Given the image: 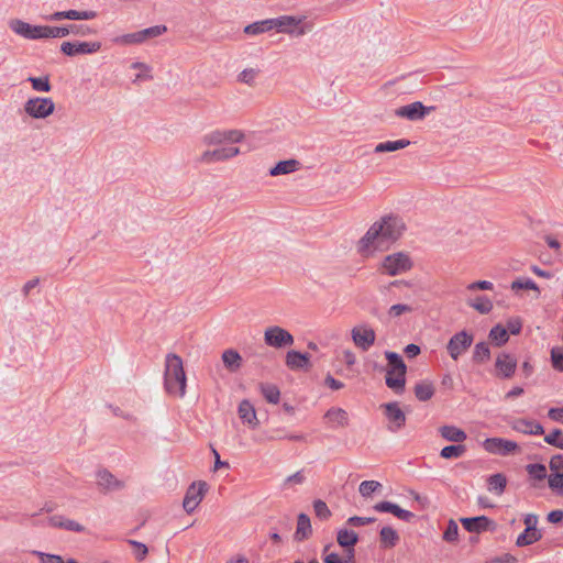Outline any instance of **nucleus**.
Here are the masks:
<instances>
[{
  "label": "nucleus",
  "instance_id": "f257e3e1",
  "mask_svg": "<svg viewBox=\"0 0 563 563\" xmlns=\"http://www.w3.org/2000/svg\"><path fill=\"white\" fill-rule=\"evenodd\" d=\"M405 230L406 225L402 219L394 216L383 217L374 222L357 241L356 252L365 260L374 257L377 253L387 251Z\"/></svg>",
  "mask_w": 563,
  "mask_h": 563
},
{
  "label": "nucleus",
  "instance_id": "f03ea898",
  "mask_svg": "<svg viewBox=\"0 0 563 563\" xmlns=\"http://www.w3.org/2000/svg\"><path fill=\"white\" fill-rule=\"evenodd\" d=\"M245 139V134L241 130H214L205 134L201 144L206 147L198 156L197 162L200 164H214L229 161L238 155L241 151L236 144Z\"/></svg>",
  "mask_w": 563,
  "mask_h": 563
},
{
  "label": "nucleus",
  "instance_id": "7ed1b4c3",
  "mask_svg": "<svg viewBox=\"0 0 563 563\" xmlns=\"http://www.w3.org/2000/svg\"><path fill=\"white\" fill-rule=\"evenodd\" d=\"M187 376L181 357L175 353H168L164 364V390L175 398L186 395Z\"/></svg>",
  "mask_w": 563,
  "mask_h": 563
},
{
  "label": "nucleus",
  "instance_id": "20e7f679",
  "mask_svg": "<svg viewBox=\"0 0 563 563\" xmlns=\"http://www.w3.org/2000/svg\"><path fill=\"white\" fill-rule=\"evenodd\" d=\"M385 357L388 361L386 385L395 393L400 394L404 391L406 384V364L400 355L395 352L386 351Z\"/></svg>",
  "mask_w": 563,
  "mask_h": 563
},
{
  "label": "nucleus",
  "instance_id": "39448f33",
  "mask_svg": "<svg viewBox=\"0 0 563 563\" xmlns=\"http://www.w3.org/2000/svg\"><path fill=\"white\" fill-rule=\"evenodd\" d=\"M412 266L413 262L408 253L395 252L382 260L379 269L382 273L394 277L409 272Z\"/></svg>",
  "mask_w": 563,
  "mask_h": 563
},
{
  "label": "nucleus",
  "instance_id": "423d86ee",
  "mask_svg": "<svg viewBox=\"0 0 563 563\" xmlns=\"http://www.w3.org/2000/svg\"><path fill=\"white\" fill-rule=\"evenodd\" d=\"M24 112L32 119L43 120L55 111V102L48 97H33L25 101Z\"/></svg>",
  "mask_w": 563,
  "mask_h": 563
},
{
  "label": "nucleus",
  "instance_id": "0eeeda50",
  "mask_svg": "<svg viewBox=\"0 0 563 563\" xmlns=\"http://www.w3.org/2000/svg\"><path fill=\"white\" fill-rule=\"evenodd\" d=\"M474 336L463 330L451 336L446 344V352L453 361H457L472 346Z\"/></svg>",
  "mask_w": 563,
  "mask_h": 563
},
{
  "label": "nucleus",
  "instance_id": "6e6552de",
  "mask_svg": "<svg viewBox=\"0 0 563 563\" xmlns=\"http://www.w3.org/2000/svg\"><path fill=\"white\" fill-rule=\"evenodd\" d=\"M351 339L357 349L366 352L374 345L376 333L371 325L362 323L352 328Z\"/></svg>",
  "mask_w": 563,
  "mask_h": 563
},
{
  "label": "nucleus",
  "instance_id": "1a4fd4ad",
  "mask_svg": "<svg viewBox=\"0 0 563 563\" xmlns=\"http://www.w3.org/2000/svg\"><path fill=\"white\" fill-rule=\"evenodd\" d=\"M264 342L266 345L280 349L294 344V336L285 329L273 325L264 331Z\"/></svg>",
  "mask_w": 563,
  "mask_h": 563
},
{
  "label": "nucleus",
  "instance_id": "9d476101",
  "mask_svg": "<svg viewBox=\"0 0 563 563\" xmlns=\"http://www.w3.org/2000/svg\"><path fill=\"white\" fill-rule=\"evenodd\" d=\"M208 489L206 482H194L187 489L183 507L187 514H191L196 510L199 504L202 501Z\"/></svg>",
  "mask_w": 563,
  "mask_h": 563
},
{
  "label": "nucleus",
  "instance_id": "9b49d317",
  "mask_svg": "<svg viewBox=\"0 0 563 563\" xmlns=\"http://www.w3.org/2000/svg\"><path fill=\"white\" fill-rule=\"evenodd\" d=\"M101 49L100 42H63L60 51L67 56L93 54Z\"/></svg>",
  "mask_w": 563,
  "mask_h": 563
},
{
  "label": "nucleus",
  "instance_id": "f8f14e48",
  "mask_svg": "<svg viewBox=\"0 0 563 563\" xmlns=\"http://www.w3.org/2000/svg\"><path fill=\"white\" fill-rule=\"evenodd\" d=\"M483 448L490 454L509 455L518 451V444L515 441L503 438H488L483 442Z\"/></svg>",
  "mask_w": 563,
  "mask_h": 563
},
{
  "label": "nucleus",
  "instance_id": "ddd939ff",
  "mask_svg": "<svg viewBox=\"0 0 563 563\" xmlns=\"http://www.w3.org/2000/svg\"><path fill=\"white\" fill-rule=\"evenodd\" d=\"M302 19H297L295 16H280L277 19H269V23L273 25V29H278L282 32H287L290 34H296L297 36L303 35L306 30L300 27Z\"/></svg>",
  "mask_w": 563,
  "mask_h": 563
},
{
  "label": "nucleus",
  "instance_id": "4468645a",
  "mask_svg": "<svg viewBox=\"0 0 563 563\" xmlns=\"http://www.w3.org/2000/svg\"><path fill=\"white\" fill-rule=\"evenodd\" d=\"M98 16L97 11L95 10H67V11H56L47 16L45 20L47 21H62V20H75V21H87L93 20Z\"/></svg>",
  "mask_w": 563,
  "mask_h": 563
},
{
  "label": "nucleus",
  "instance_id": "2eb2a0df",
  "mask_svg": "<svg viewBox=\"0 0 563 563\" xmlns=\"http://www.w3.org/2000/svg\"><path fill=\"white\" fill-rule=\"evenodd\" d=\"M432 108H427L422 102L416 101L395 110V114L399 118H405L409 121H417L423 119Z\"/></svg>",
  "mask_w": 563,
  "mask_h": 563
},
{
  "label": "nucleus",
  "instance_id": "dca6fc26",
  "mask_svg": "<svg viewBox=\"0 0 563 563\" xmlns=\"http://www.w3.org/2000/svg\"><path fill=\"white\" fill-rule=\"evenodd\" d=\"M385 416L389 421L388 429L391 432H397L400 430L406 423V415L401 410L398 402H389L384 405Z\"/></svg>",
  "mask_w": 563,
  "mask_h": 563
},
{
  "label": "nucleus",
  "instance_id": "f3484780",
  "mask_svg": "<svg viewBox=\"0 0 563 563\" xmlns=\"http://www.w3.org/2000/svg\"><path fill=\"white\" fill-rule=\"evenodd\" d=\"M495 368L497 377L510 378L516 372L517 360L508 353H500L496 357Z\"/></svg>",
  "mask_w": 563,
  "mask_h": 563
},
{
  "label": "nucleus",
  "instance_id": "a211bd4d",
  "mask_svg": "<svg viewBox=\"0 0 563 563\" xmlns=\"http://www.w3.org/2000/svg\"><path fill=\"white\" fill-rule=\"evenodd\" d=\"M510 427L512 430L523 434L541 435L544 433V429L539 422L523 418L514 419L510 422Z\"/></svg>",
  "mask_w": 563,
  "mask_h": 563
},
{
  "label": "nucleus",
  "instance_id": "6ab92c4d",
  "mask_svg": "<svg viewBox=\"0 0 563 563\" xmlns=\"http://www.w3.org/2000/svg\"><path fill=\"white\" fill-rule=\"evenodd\" d=\"M238 413L240 419L250 428L256 429L258 427L256 410L247 399H244L240 402Z\"/></svg>",
  "mask_w": 563,
  "mask_h": 563
},
{
  "label": "nucleus",
  "instance_id": "aec40b11",
  "mask_svg": "<svg viewBox=\"0 0 563 563\" xmlns=\"http://www.w3.org/2000/svg\"><path fill=\"white\" fill-rule=\"evenodd\" d=\"M374 509L379 512H390L404 521H411L415 517L411 511L405 510L390 501H380L374 506Z\"/></svg>",
  "mask_w": 563,
  "mask_h": 563
},
{
  "label": "nucleus",
  "instance_id": "412c9836",
  "mask_svg": "<svg viewBox=\"0 0 563 563\" xmlns=\"http://www.w3.org/2000/svg\"><path fill=\"white\" fill-rule=\"evenodd\" d=\"M324 419L330 423L332 428H345L349 426V413L342 408H330L324 413Z\"/></svg>",
  "mask_w": 563,
  "mask_h": 563
},
{
  "label": "nucleus",
  "instance_id": "4be33fe9",
  "mask_svg": "<svg viewBox=\"0 0 563 563\" xmlns=\"http://www.w3.org/2000/svg\"><path fill=\"white\" fill-rule=\"evenodd\" d=\"M97 484L98 487L103 492H111L121 489L123 487V483L117 479L110 472L107 470L99 471L97 474Z\"/></svg>",
  "mask_w": 563,
  "mask_h": 563
},
{
  "label": "nucleus",
  "instance_id": "5701e85b",
  "mask_svg": "<svg viewBox=\"0 0 563 563\" xmlns=\"http://www.w3.org/2000/svg\"><path fill=\"white\" fill-rule=\"evenodd\" d=\"M461 523L468 532L481 533L488 530L493 521L485 516H479L473 518H461Z\"/></svg>",
  "mask_w": 563,
  "mask_h": 563
},
{
  "label": "nucleus",
  "instance_id": "b1692460",
  "mask_svg": "<svg viewBox=\"0 0 563 563\" xmlns=\"http://www.w3.org/2000/svg\"><path fill=\"white\" fill-rule=\"evenodd\" d=\"M48 525L54 528H60L74 532L85 531V527L79 522L58 515L49 517Z\"/></svg>",
  "mask_w": 563,
  "mask_h": 563
},
{
  "label": "nucleus",
  "instance_id": "393cba45",
  "mask_svg": "<svg viewBox=\"0 0 563 563\" xmlns=\"http://www.w3.org/2000/svg\"><path fill=\"white\" fill-rule=\"evenodd\" d=\"M221 358L224 367L232 373L238 372L242 367L243 360L236 350L228 349L223 351Z\"/></svg>",
  "mask_w": 563,
  "mask_h": 563
},
{
  "label": "nucleus",
  "instance_id": "a878e982",
  "mask_svg": "<svg viewBox=\"0 0 563 563\" xmlns=\"http://www.w3.org/2000/svg\"><path fill=\"white\" fill-rule=\"evenodd\" d=\"M312 534V527L310 518L306 514H299L297 518V528L295 531V539L297 541H303L310 538Z\"/></svg>",
  "mask_w": 563,
  "mask_h": 563
},
{
  "label": "nucleus",
  "instance_id": "bb28decb",
  "mask_svg": "<svg viewBox=\"0 0 563 563\" xmlns=\"http://www.w3.org/2000/svg\"><path fill=\"white\" fill-rule=\"evenodd\" d=\"M439 432L443 439L455 443H462L467 438L465 431L455 426H442L439 428Z\"/></svg>",
  "mask_w": 563,
  "mask_h": 563
},
{
  "label": "nucleus",
  "instance_id": "cd10ccee",
  "mask_svg": "<svg viewBox=\"0 0 563 563\" xmlns=\"http://www.w3.org/2000/svg\"><path fill=\"white\" fill-rule=\"evenodd\" d=\"M286 365L290 369L306 368L309 365V356L297 351H289L286 355Z\"/></svg>",
  "mask_w": 563,
  "mask_h": 563
},
{
  "label": "nucleus",
  "instance_id": "c85d7f7f",
  "mask_svg": "<svg viewBox=\"0 0 563 563\" xmlns=\"http://www.w3.org/2000/svg\"><path fill=\"white\" fill-rule=\"evenodd\" d=\"M300 163L297 159H287L278 162L269 169L271 176L288 175L299 169Z\"/></svg>",
  "mask_w": 563,
  "mask_h": 563
},
{
  "label": "nucleus",
  "instance_id": "c756f323",
  "mask_svg": "<svg viewBox=\"0 0 563 563\" xmlns=\"http://www.w3.org/2000/svg\"><path fill=\"white\" fill-rule=\"evenodd\" d=\"M410 145V141L406 139H400L396 141H386L378 143L375 148L374 153L380 154V153H387V152H396L404 150Z\"/></svg>",
  "mask_w": 563,
  "mask_h": 563
},
{
  "label": "nucleus",
  "instance_id": "7c9ffc66",
  "mask_svg": "<svg viewBox=\"0 0 563 563\" xmlns=\"http://www.w3.org/2000/svg\"><path fill=\"white\" fill-rule=\"evenodd\" d=\"M467 306L475 309L482 314H487L493 309V301L486 296H477L466 300Z\"/></svg>",
  "mask_w": 563,
  "mask_h": 563
},
{
  "label": "nucleus",
  "instance_id": "2f4dec72",
  "mask_svg": "<svg viewBox=\"0 0 563 563\" xmlns=\"http://www.w3.org/2000/svg\"><path fill=\"white\" fill-rule=\"evenodd\" d=\"M336 541L340 547L351 549L358 542V536L353 530L340 529L336 534Z\"/></svg>",
  "mask_w": 563,
  "mask_h": 563
},
{
  "label": "nucleus",
  "instance_id": "473e14b6",
  "mask_svg": "<svg viewBox=\"0 0 563 563\" xmlns=\"http://www.w3.org/2000/svg\"><path fill=\"white\" fill-rule=\"evenodd\" d=\"M260 390L263 397L266 399L269 404H278L280 400V390L279 388L274 384L268 383H261L260 384Z\"/></svg>",
  "mask_w": 563,
  "mask_h": 563
},
{
  "label": "nucleus",
  "instance_id": "72a5a7b5",
  "mask_svg": "<svg viewBox=\"0 0 563 563\" xmlns=\"http://www.w3.org/2000/svg\"><path fill=\"white\" fill-rule=\"evenodd\" d=\"M32 24L24 22L20 19H12L9 21V27L15 34L30 40V35L32 32Z\"/></svg>",
  "mask_w": 563,
  "mask_h": 563
},
{
  "label": "nucleus",
  "instance_id": "f704fd0d",
  "mask_svg": "<svg viewBox=\"0 0 563 563\" xmlns=\"http://www.w3.org/2000/svg\"><path fill=\"white\" fill-rule=\"evenodd\" d=\"M379 539L384 548H394L399 540V536L391 527H383L379 532Z\"/></svg>",
  "mask_w": 563,
  "mask_h": 563
},
{
  "label": "nucleus",
  "instance_id": "c9c22d12",
  "mask_svg": "<svg viewBox=\"0 0 563 563\" xmlns=\"http://www.w3.org/2000/svg\"><path fill=\"white\" fill-rule=\"evenodd\" d=\"M542 538V534L539 530H528L525 529V531L518 536L516 540L517 547H526L533 544L534 542L539 541Z\"/></svg>",
  "mask_w": 563,
  "mask_h": 563
},
{
  "label": "nucleus",
  "instance_id": "e433bc0d",
  "mask_svg": "<svg viewBox=\"0 0 563 563\" xmlns=\"http://www.w3.org/2000/svg\"><path fill=\"white\" fill-rule=\"evenodd\" d=\"M434 395V387L430 382H421L415 386V396L420 401H427Z\"/></svg>",
  "mask_w": 563,
  "mask_h": 563
},
{
  "label": "nucleus",
  "instance_id": "4c0bfd02",
  "mask_svg": "<svg viewBox=\"0 0 563 563\" xmlns=\"http://www.w3.org/2000/svg\"><path fill=\"white\" fill-rule=\"evenodd\" d=\"M490 357V350L486 342H478L473 351V361L475 363H485Z\"/></svg>",
  "mask_w": 563,
  "mask_h": 563
},
{
  "label": "nucleus",
  "instance_id": "58836bf2",
  "mask_svg": "<svg viewBox=\"0 0 563 563\" xmlns=\"http://www.w3.org/2000/svg\"><path fill=\"white\" fill-rule=\"evenodd\" d=\"M507 479L505 475L498 473L494 474L488 478V489L495 492L497 495H501L506 488Z\"/></svg>",
  "mask_w": 563,
  "mask_h": 563
},
{
  "label": "nucleus",
  "instance_id": "ea45409f",
  "mask_svg": "<svg viewBox=\"0 0 563 563\" xmlns=\"http://www.w3.org/2000/svg\"><path fill=\"white\" fill-rule=\"evenodd\" d=\"M167 27L165 25H154L144 30L139 31L140 38L142 43H145L146 41L151 38L158 37L166 33Z\"/></svg>",
  "mask_w": 563,
  "mask_h": 563
},
{
  "label": "nucleus",
  "instance_id": "a19ab883",
  "mask_svg": "<svg viewBox=\"0 0 563 563\" xmlns=\"http://www.w3.org/2000/svg\"><path fill=\"white\" fill-rule=\"evenodd\" d=\"M466 452V448L463 444H454V445H448L444 446L441 452L440 456L443 459H459Z\"/></svg>",
  "mask_w": 563,
  "mask_h": 563
},
{
  "label": "nucleus",
  "instance_id": "79ce46f5",
  "mask_svg": "<svg viewBox=\"0 0 563 563\" xmlns=\"http://www.w3.org/2000/svg\"><path fill=\"white\" fill-rule=\"evenodd\" d=\"M489 339L497 345L501 346L509 340V335L507 330L501 325H495L489 331Z\"/></svg>",
  "mask_w": 563,
  "mask_h": 563
},
{
  "label": "nucleus",
  "instance_id": "37998d69",
  "mask_svg": "<svg viewBox=\"0 0 563 563\" xmlns=\"http://www.w3.org/2000/svg\"><path fill=\"white\" fill-rule=\"evenodd\" d=\"M27 80L31 82L32 88L38 92H48L52 89L49 79L45 77H29Z\"/></svg>",
  "mask_w": 563,
  "mask_h": 563
},
{
  "label": "nucleus",
  "instance_id": "c03bdc74",
  "mask_svg": "<svg viewBox=\"0 0 563 563\" xmlns=\"http://www.w3.org/2000/svg\"><path fill=\"white\" fill-rule=\"evenodd\" d=\"M272 29L273 25L269 23V20H264L245 26L244 32L246 34L256 35L269 31Z\"/></svg>",
  "mask_w": 563,
  "mask_h": 563
},
{
  "label": "nucleus",
  "instance_id": "a18cd8bd",
  "mask_svg": "<svg viewBox=\"0 0 563 563\" xmlns=\"http://www.w3.org/2000/svg\"><path fill=\"white\" fill-rule=\"evenodd\" d=\"M510 287L515 291L519 289H529L537 291L538 295L540 294L538 285L532 279L529 278H518L511 283Z\"/></svg>",
  "mask_w": 563,
  "mask_h": 563
},
{
  "label": "nucleus",
  "instance_id": "49530a36",
  "mask_svg": "<svg viewBox=\"0 0 563 563\" xmlns=\"http://www.w3.org/2000/svg\"><path fill=\"white\" fill-rule=\"evenodd\" d=\"M113 42L115 44H118V45H136V44H142L139 31L134 32V33H128V34H123V35L117 36L115 38H113Z\"/></svg>",
  "mask_w": 563,
  "mask_h": 563
},
{
  "label": "nucleus",
  "instance_id": "de8ad7c7",
  "mask_svg": "<svg viewBox=\"0 0 563 563\" xmlns=\"http://www.w3.org/2000/svg\"><path fill=\"white\" fill-rule=\"evenodd\" d=\"M552 367L558 372H563V347L554 346L551 350Z\"/></svg>",
  "mask_w": 563,
  "mask_h": 563
},
{
  "label": "nucleus",
  "instance_id": "09e8293b",
  "mask_svg": "<svg viewBox=\"0 0 563 563\" xmlns=\"http://www.w3.org/2000/svg\"><path fill=\"white\" fill-rule=\"evenodd\" d=\"M313 510L316 516L321 520H328L332 515L327 504L321 499L313 501Z\"/></svg>",
  "mask_w": 563,
  "mask_h": 563
},
{
  "label": "nucleus",
  "instance_id": "8fccbe9b",
  "mask_svg": "<svg viewBox=\"0 0 563 563\" xmlns=\"http://www.w3.org/2000/svg\"><path fill=\"white\" fill-rule=\"evenodd\" d=\"M69 34H73L75 36H89L91 34L96 33V30L92 27L86 25V24H70L68 25Z\"/></svg>",
  "mask_w": 563,
  "mask_h": 563
},
{
  "label": "nucleus",
  "instance_id": "3c124183",
  "mask_svg": "<svg viewBox=\"0 0 563 563\" xmlns=\"http://www.w3.org/2000/svg\"><path fill=\"white\" fill-rule=\"evenodd\" d=\"M380 483L376 481H364L360 484L358 492L363 497H368L380 488Z\"/></svg>",
  "mask_w": 563,
  "mask_h": 563
},
{
  "label": "nucleus",
  "instance_id": "603ef678",
  "mask_svg": "<svg viewBox=\"0 0 563 563\" xmlns=\"http://www.w3.org/2000/svg\"><path fill=\"white\" fill-rule=\"evenodd\" d=\"M528 474L536 479H543L547 477V467L543 464H529L527 465Z\"/></svg>",
  "mask_w": 563,
  "mask_h": 563
},
{
  "label": "nucleus",
  "instance_id": "864d4df0",
  "mask_svg": "<svg viewBox=\"0 0 563 563\" xmlns=\"http://www.w3.org/2000/svg\"><path fill=\"white\" fill-rule=\"evenodd\" d=\"M128 543L133 548V553L137 561H143L146 558L148 549L144 543L135 540H128Z\"/></svg>",
  "mask_w": 563,
  "mask_h": 563
},
{
  "label": "nucleus",
  "instance_id": "5fc2aeb1",
  "mask_svg": "<svg viewBox=\"0 0 563 563\" xmlns=\"http://www.w3.org/2000/svg\"><path fill=\"white\" fill-rule=\"evenodd\" d=\"M544 441L550 445L563 449V432L560 429H555L544 437Z\"/></svg>",
  "mask_w": 563,
  "mask_h": 563
},
{
  "label": "nucleus",
  "instance_id": "6e6d98bb",
  "mask_svg": "<svg viewBox=\"0 0 563 563\" xmlns=\"http://www.w3.org/2000/svg\"><path fill=\"white\" fill-rule=\"evenodd\" d=\"M459 538V526L454 520H450L443 533V540L446 542H455Z\"/></svg>",
  "mask_w": 563,
  "mask_h": 563
},
{
  "label": "nucleus",
  "instance_id": "4d7b16f0",
  "mask_svg": "<svg viewBox=\"0 0 563 563\" xmlns=\"http://www.w3.org/2000/svg\"><path fill=\"white\" fill-rule=\"evenodd\" d=\"M257 73L258 71L254 68L244 69L239 74V80L249 86H254Z\"/></svg>",
  "mask_w": 563,
  "mask_h": 563
},
{
  "label": "nucleus",
  "instance_id": "13d9d810",
  "mask_svg": "<svg viewBox=\"0 0 563 563\" xmlns=\"http://www.w3.org/2000/svg\"><path fill=\"white\" fill-rule=\"evenodd\" d=\"M69 35L68 25L65 26H48L47 25V38H62Z\"/></svg>",
  "mask_w": 563,
  "mask_h": 563
},
{
  "label": "nucleus",
  "instance_id": "bf43d9fd",
  "mask_svg": "<svg viewBox=\"0 0 563 563\" xmlns=\"http://www.w3.org/2000/svg\"><path fill=\"white\" fill-rule=\"evenodd\" d=\"M548 484L552 490L563 494V473L551 474L548 477Z\"/></svg>",
  "mask_w": 563,
  "mask_h": 563
},
{
  "label": "nucleus",
  "instance_id": "052dcab7",
  "mask_svg": "<svg viewBox=\"0 0 563 563\" xmlns=\"http://www.w3.org/2000/svg\"><path fill=\"white\" fill-rule=\"evenodd\" d=\"M413 311V307L410 306V305H406V303H396V305H393L389 310H388V314L390 317H399L404 313H410Z\"/></svg>",
  "mask_w": 563,
  "mask_h": 563
},
{
  "label": "nucleus",
  "instance_id": "680f3d73",
  "mask_svg": "<svg viewBox=\"0 0 563 563\" xmlns=\"http://www.w3.org/2000/svg\"><path fill=\"white\" fill-rule=\"evenodd\" d=\"M33 554L38 558L40 563H65L60 555L44 553L41 551H34Z\"/></svg>",
  "mask_w": 563,
  "mask_h": 563
},
{
  "label": "nucleus",
  "instance_id": "e2e57ef3",
  "mask_svg": "<svg viewBox=\"0 0 563 563\" xmlns=\"http://www.w3.org/2000/svg\"><path fill=\"white\" fill-rule=\"evenodd\" d=\"M494 288V285L492 282L488 280H478L473 282L466 286L467 292H473L476 290H492Z\"/></svg>",
  "mask_w": 563,
  "mask_h": 563
},
{
  "label": "nucleus",
  "instance_id": "0e129e2a",
  "mask_svg": "<svg viewBox=\"0 0 563 563\" xmlns=\"http://www.w3.org/2000/svg\"><path fill=\"white\" fill-rule=\"evenodd\" d=\"M550 470L552 474L563 473V455L558 454L552 456L550 461Z\"/></svg>",
  "mask_w": 563,
  "mask_h": 563
},
{
  "label": "nucleus",
  "instance_id": "69168bd1",
  "mask_svg": "<svg viewBox=\"0 0 563 563\" xmlns=\"http://www.w3.org/2000/svg\"><path fill=\"white\" fill-rule=\"evenodd\" d=\"M47 38V25H33L30 40Z\"/></svg>",
  "mask_w": 563,
  "mask_h": 563
},
{
  "label": "nucleus",
  "instance_id": "338daca9",
  "mask_svg": "<svg viewBox=\"0 0 563 563\" xmlns=\"http://www.w3.org/2000/svg\"><path fill=\"white\" fill-rule=\"evenodd\" d=\"M374 521H375V519L371 518V517L353 516L347 519L346 523L350 526H353V527H361V526L372 523Z\"/></svg>",
  "mask_w": 563,
  "mask_h": 563
},
{
  "label": "nucleus",
  "instance_id": "774afa93",
  "mask_svg": "<svg viewBox=\"0 0 563 563\" xmlns=\"http://www.w3.org/2000/svg\"><path fill=\"white\" fill-rule=\"evenodd\" d=\"M330 547L331 545L328 544L323 549V554H324L323 561H324V563H343V559L339 554H336V553H328Z\"/></svg>",
  "mask_w": 563,
  "mask_h": 563
}]
</instances>
